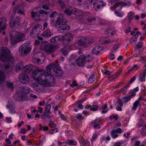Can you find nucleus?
Returning a JSON list of instances; mask_svg holds the SVG:
<instances>
[{"instance_id": "obj_1", "label": "nucleus", "mask_w": 146, "mask_h": 146, "mask_svg": "<svg viewBox=\"0 0 146 146\" xmlns=\"http://www.w3.org/2000/svg\"><path fill=\"white\" fill-rule=\"evenodd\" d=\"M32 76L37 82L44 86H52L55 84L54 77L49 75L48 72L43 69L37 68L34 70Z\"/></svg>"}, {"instance_id": "obj_2", "label": "nucleus", "mask_w": 146, "mask_h": 146, "mask_svg": "<svg viewBox=\"0 0 146 146\" xmlns=\"http://www.w3.org/2000/svg\"><path fill=\"white\" fill-rule=\"evenodd\" d=\"M0 59L2 61L5 62L0 64L1 67L5 69L9 68L13 60L9 51L6 47H3L1 48L0 51Z\"/></svg>"}, {"instance_id": "obj_3", "label": "nucleus", "mask_w": 146, "mask_h": 146, "mask_svg": "<svg viewBox=\"0 0 146 146\" xmlns=\"http://www.w3.org/2000/svg\"><path fill=\"white\" fill-rule=\"evenodd\" d=\"M92 38H86L82 37L78 41L75 42L74 44V46L77 48H83L86 47L90 43L94 41Z\"/></svg>"}, {"instance_id": "obj_4", "label": "nucleus", "mask_w": 146, "mask_h": 146, "mask_svg": "<svg viewBox=\"0 0 146 146\" xmlns=\"http://www.w3.org/2000/svg\"><path fill=\"white\" fill-rule=\"evenodd\" d=\"M47 71L51 72L52 74L57 77H60L62 74V71L58 65H56L53 63H51L46 67Z\"/></svg>"}, {"instance_id": "obj_5", "label": "nucleus", "mask_w": 146, "mask_h": 146, "mask_svg": "<svg viewBox=\"0 0 146 146\" xmlns=\"http://www.w3.org/2000/svg\"><path fill=\"white\" fill-rule=\"evenodd\" d=\"M13 34V35L10 36V39L13 44L24 40L25 39L26 35L25 33L14 31Z\"/></svg>"}, {"instance_id": "obj_6", "label": "nucleus", "mask_w": 146, "mask_h": 146, "mask_svg": "<svg viewBox=\"0 0 146 146\" xmlns=\"http://www.w3.org/2000/svg\"><path fill=\"white\" fill-rule=\"evenodd\" d=\"M65 7L66 9L64 11V12L67 15H71L72 12H74V14L77 16H81V17H83V16L84 15V13L80 10L77 9H75L73 10L68 5L65 6L64 5V8Z\"/></svg>"}, {"instance_id": "obj_7", "label": "nucleus", "mask_w": 146, "mask_h": 146, "mask_svg": "<svg viewBox=\"0 0 146 146\" xmlns=\"http://www.w3.org/2000/svg\"><path fill=\"white\" fill-rule=\"evenodd\" d=\"M41 48L47 53L54 52L56 50V47L54 45L47 44V43L44 41L42 42Z\"/></svg>"}, {"instance_id": "obj_8", "label": "nucleus", "mask_w": 146, "mask_h": 146, "mask_svg": "<svg viewBox=\"0 0 146 146\" xmlns=\"http://www.w3.org/2000/svg\"><path fill=\"white\" fill-rule=\"evenodd\" d=\"M42 26L39 24H36L33 27L31 33V36L32 37H36L40 34L42 30Z\"/></svg>"}, {"instance_id": "obj_9", "label": "nucleus", "mask_w": 146, "mask_h": 146, "mask_svg": "<svg viewBox=\"0 0 146 146\" xmlns=\"http://www.w3.org/2000/svg\"><path fill=\"white\" fill-rule=\"evenodd\" d=\"M31 50V48L30 46V43L27 42L23 44L19 47V51L22 53L27 55L30 53Z\"/></svg>"}, {"instance_id": "obj_10", "label": "nucleus", "mask_w": 146, "mask_h": 146, "mask_svg": "<svg viewBox=\"0 0 146 146\" xmlns=\"http://www.w3.org/2000/svg\"><path fill=\"white\" fill-rule=\"evenodd\" d=\"M64 19L63 18L58 17L56 21L55 26L57 28H59L58 30V32L60 33H62L64 32Z\"/></svg>"}, {"instance_id": "obj_11", "label": "nucleus", "mask_w": 146, "mask_h": 146, "mask_svg": "<svg viewBox=\"0 0 146 146\" xmlns=\"http://www.w3.org/2000/svg\"><path fill=\"white\" fill-rule=\"evenodd\" d=\"M14 98L16 101L20 102L27 100L28 99L26 94L25 93H16L14 96Z\"/></svg>"}, {"instance_id": "obj_12", "label": "nucleus", "mask_w": 146, "mask_h": 146, "mask_svg": "<svg viewBox=\"0 0 146 146\" xmlns=\"http://www.w3.org/2000/svg\"><path fill=\"white\" fill-rule=\"evenodd\" d=\"M83 8L88 10L91 7L93 0H78Z\"/></svg>"}, {"instance_id": "obj_13", "label": "nucleus", "mask_w": 146, "mask_h": 146, "mask_svg": "<svg viewBox=\"0 0 146 146\" xmlns=\"http://www.w3.org/2000/svg\"><path fill=\"white\" fill-rule=\"evenodd\" d=\"M106 4L104 3L103 1H95L93 3V8L96 11H98L101 7L105 6Z\"/></svg>"}, {"instance_id": "obj_14", "label": "nucleus", "mask_w": 146, "mask_h": 146, "mask_svg": "<svg viewBox=\"0 0 146 146\" xmlns=\"http://www.w3.org/2000/svg\"><path fill=\"white\" fill-rule=\"evenodd\" d=\"M19 79L21 82L24 84H27L29 83V78L27 74L23 73L19 76Z\"/></svg>"}, {"instance_id": "obj_15", "label": "nucleus", "mask_w": 146, "mask_h": 146, "mask_svg": "<svg viewBox=\"0 0 146 146\" xmlns=\"http://www.w3.org/2000/svg\"><path fill=\"white\" fill-rule=\"evenodd\" d=\"M64 40V36L63 35H60L52 38L50 39V42L52 43H56L58 41H63Z\"/></svg>"}, {"instance_id": "obj_16", "label": "nucleus", "mask_w": 146, "mask_h": 146, "mask_svg": "<svg viewBox=\"0 0 146 146\" xmlns=\"http://www.w3.org/2000/svg\"><path fill=\"white\" fill-rule=\"evenodd\" d=\"M84 55L82 54L79 57V58L76 60V62L78 66H83L84 65L85 61Z\"/></svg>"}, {"instance_id": "obj_17", "label": "nucleus", "mask_w": 146, "mask_h": 146, "mask_svg": "<svg viewBox=\"0 0 146 146\" xmlns=\"http://www.w3.org/2000/svg\"><path fill=\"white\" fill-rule=\"evenodd\" d=\"M10 26L13 29L17 28L19 25V20L18 18H17L15 20L11 21Z\"/></svg>"}, {"instance_id": "obj_18", "label": "nucleus", "mask_w": 146, "mask_h": 146, "mask_svg": "<svg viewBox=\"0 0 146 146\" xmlns=\"http://www.w3.org/2000/svg\"><path fill=\"white\" fill-rule=\"evenodd\" d=\"M6 21L5 17H3L0 18V33L3 30H4L6 28Z\"/></svg>"}, {"instance_id": "obj_19", "label": "nucleus", "mask_w": 146, "mask_h": 146, "mask_svg": "<svg viewBox=\"0 0 146 146\" xmlns=\"http://www.w3.org/2000/svg\"><path fill=\"white\" fill-rule=\"evenodd\" d=\"M102 48L100 46H95L92 50V53L95 55L99 54L102 50Z\"/></svg>"}, {"instance_id": "obj_20", "label": "nucleus", "mask_w": 146, "mask_h": 146, "mask_svg": "<svg viewBox=\"0 0 146 146\" xmlns=\"http://www.w3.org/2000/svg\"><path fill=\"white\" fill-rule=\"evenodd\" d=\"M74 37L73 35L71 33H68L64 35V40L69 42L71 41Z\"/></svg>"}, {"instance_id": "obj_21", "label": "nucleus", "mask_w": 146, "mask_h": 146, "mask_svg": "<svg viewBox=\"0 0 146 146\" xmlns=\"http://www.w3.org/2000/svg\"><path fill=\"white\" fill-rule=\"evenodd\" d=\"M53 34L52 32L48 29L44 31L42 35L43 37H50L53 35Z\"/></svg>"}, {"instance_id": "obj_22", "label": "nucleus", "mask_w": 146, "mask_h": 146, "mask_svg": "<svg viewBox=\"0 0 146 146\" xmlns=\"http://www.w3.org/2000/svg\"><path fill=\"white\" fill-rule=\"evenodd\" d=\"M96 19L94 17H89L87 19L86 23L89 24H94L96 23Z\"/></svg>"}, {"instance_id": "obj_23", "label": "nucleus", "mask_w": 146, "mask_h": 146, "mask_svg": "<svg viewBox=\"0 0 146 146\" xmlns=\"http://www.w3.org/2000/svg\"><path fill=\"white\" fill-rule=\"evenodd\" d=\"M16 11H17V13L19 14H22L24 16L25 15V14L24 12L22 6H20L18 7L16 10H15L14 12H15Z\"/></svg>"}, {"instance_id": "obj_24", "label": "nucleus", "mask_w": 146, "mask_h": 146, "mask_svg": "<svg viewBox=\"0 0 146 146\" xmlns=\"http://www.w3.org/2000/svg\"><path fill=\"white\" fill-rule=\"evenodd\" d=\"M32 68L31 65H26L23 68V70L25 72V73H28L30 72Z\"/></svg>"}, {"instance_id": "obj_25", "label": "nucleus", "mask_w": 146, "mask_h": 146, "mask_svg": "<svg viewBox=\"0 0 146 146\" xmlns=\"http://www.w3.org/2000/svg\"><path fill=\"white\" fill-rule=\"evenodd\" d=\"M80 142L82 143L83 146H90V143L86 140H84L82 138Z\"/></svg>"}, {"instance_id": "obj_26", "label": "nucleus", "mask_w": 146, "mask_h": 146, "mask_svg": "<svg viewBox=\"0 0 146 146\" xmlns=\"http://www.w3.org/2000/svg\"><path fill=\"white\" fill-rule=\"evenodd\" d=\"M121 99L123 103L125 104H126L131 100V97L129 96H125L122 97Z\"/></svg>"}, {"instance_id": "obj_27", "label": "nucleus", "mask_w": 146, "mask_h": 146, "mask_svg": "<svg viewBox=\"0 0 146 146\" xmlns=\"http://www.w3.org/2000/svg\"><path fill=\"white\" fill-rule=\"evenodd\" d=\"M65 143L69 145H76L77 144V142L72 139H68L65 141Z\"/></svg>"}, {"instance_id": "obj_28", "label": "nucleus", "mask_w": 146, "mask_h": 146, "mask_svg": "<svg viewBox=\"0 0 146 146\" xmlns=\"http://www.w3.org/2000/svg\"><path fill=\"white\" fill-rule=\"evenodd\" d=\"M140 102L138 100H136L135 102L133 104V106L132 108V110L135 111L137 110V109L138 106L139 105Z\"/></svg>"}, {"instance_id": "obj_29", "label": "nucleus", "mask_w": 146, "mask_h": 146, "mask_svg": "<svg viewBox=\"0 0 146 146\" xmlns=\"http://www.w3.org/2000/svg\"><path fill=\"white\" fill-rule=\"evenodd\" d=\"M44 61V59L41 60L38 58H34L33 59V62L35 64H42Z\"/></svg>"}, {"instance_id": "obj_30", "label": "nucleus", "mask_w": 146, "mask_h": 146, "mask_svg": "<svg viewBox=\"0 0 146 146\" xmlns=\"http://www.w3.org/2000/svg\"><path fill=\"white\" fill-rule=\"evenodd\" d=\"M129 86V84H127L125 87L121 89L120 92H123V95H125L128 92L127 88Z\"/></svg>"}, {"instance_id": "obj_31", "label": "nucleus", "mask_w": 146, "mask_h": 146, "mask_svg": "<svg viewBox=\"0 0 146 146\" xmlns=\"http://www.w3.org/2000/svg\"><path fill=\"white\" fill-rule=\"evenodd\" d=\"M5 75L2 71L0 70V81L3 82L5 80Z\"/></svg>"}, {"instance_id": "obj_32", "label": "nucleus", "mask_w": 146, "mask_h": 146, "mask_svg": "<svg viewBox=\"0 0 146 146\" xmlns=\"http://www.w3.org/2000/svg\"><path fill=\"white\" fill-rule=\"evenodd\" d=\"M138 78L141 82H145V75L144 73H141L139 76Z\"/></svg>"}, {"instance_id": "obj_33", "label": "nucleus", "mask_w": 146, "mask_h": 146, "mask_svg": "<svg viewBox=\"0 0 146 146\" xmlns=\"http://www.w3.org/2000/svg\"><path fill=\"white\" fill-rule=\"evenodd\" d=\"M95 76L94 74H93L91 75L88 79V82L89 83L92 84L95 81Z\"/></svg>"}, {"instance_id": "obj_34", "label": "nucleus", "mask_w": 146, "mask_h": 146, "mask_svg": "<svg viewBox=\"0 0 146 146\" xmlns=\"http://www.w3.org/2000/svg\"><path fill=\"white\" fill-rule=\"evenodd\" d=\"M111 137L113 138L114 139L117 138L118 136V135L117 134L115 131V129H113L111 132Z\"/></svg>"}, {"instance_id": "obj_35", "label": "nucleus", "mask_w": 146, "mask_h": 146, "mask_svg": "<svg viewBox=\"0 0 146 146\" xmlns=\"http://www.w3.org/2000/svg\"><path fill=\"white\" fill-rule=\"evenodd\" d=\"M123 4L121 2H118L115 4L113 6V7L114 9L117 8V7H119V9L121 10L123 7Z\"/></svg>"}, {"instance_id": "obj_36", "label": "nucleus", "mask_w": 146, "mask_h": 146, "mask_svg": "<svg viewBox=\"0 0 146 146\" xmlns=\"http://www.w3.org/2000/svg\"><path fill=\"white\" fill-rule=\"evenodd\" d=\"M141 134L143 136L145 135H146V125H144L143 126L141 133Z\"/></svg>"}, {"instance_id": "obj_37", "label": "nucleus", "mask_w": 146, "mask_h": 146, "mask_svg": "<svg viewBox=\"0 0 146 146\" xmlns=\"http://www.w3.org/2000/svg\"><path fill=\"white\" fill-rule=\"evenodd\" d=\"M141 33L139 31H137V32L136 34L135 35L133 36L131 38V39L133 40V41H136L137 40V39L138 37V34H141Z\"/></svg>"}, {"instance_id": "obj_38", "label": "nucleus", "mask_w": 146, "mask_h": 146, "mask_svg": "<svg viewBox=\"0 0 146 146\" xmlns=\"http://www.w3.org/2000/svg\"><path fill=\"white\" fill-rule=\"evenodd\" d=\"M33 88L35 91L37 92H40L41 90L39 86L36 84H33Z\"/></svg>"}, {"instance_id": "obj_39", "label": "nucleus", "mask_w": 146, "mask_h": 146, "mask_svg": "<svg viewBox=\"0 0 146 146\" xmlns=\"http://www.w3.org/2000/svg\"><path fill=\"white\" fill-rule=\"evenodd\" d=\"M84 56L85 62L86 61V62H89L92 60V57L89 55H87V56L84 55Z\"/></svg>"}, {"instance_id": "obj_40", "label": "nucleus", "mask_w": 146, "mask_h": 146, "mask_svg": "<svg viewBox=\"0 0 146 146\" xmlns=\"http://www.w3.org/2000/svg\"><path fill=\"white\" fill-rule=\"evenodd\" d=\"M24 65L23 63L21 64H18L16 66V68L17 69L21 70L24 66Z\"/></svg>"}, {"instance_id": "obj_41", "label": "nucleus", "mask_w": 146, "mask_h": 146, "mask_svg": "<svg viewBox=\"0 0 146 146\" xmlns=\"http://www.w3.org/2000/svg\"><path fill=\"white\" fill-rule=\"evenodd\" d=\"M51 105L48 104L46 105L45 107V110L46 112L47 113H51L50 111V110L51 109Z\"/></svg>"}, {"instance_id": "obj_42", "label": "nucleus", "mask_w": 146, "mask_h": 146, "mask_svg": "<svg viewBox=\"0 0 146 146\" xmlns=\"http://www.w3.org/2000/svg\"><path fill=\"white\" fill-rule=\"evenodd\" d=\"M6 83L8 88H11L12 91L13 90L14 87L13 83L11 82H7Z\"/></svg>"}, {"instance_id": "obj_43", "label": "nucleus", "mask_w": 146, "mask_h": 146, "mask_svg": "<svg viewBox=\"0 0 146 146\" xmlns=\"http://www.w3.org/2000/svg\"><path fill=\"white\" fill-rule=\"evenodd\" d=\"M58 131V130L57 128H54L50 130L49 132V133L52 134L55 133Z\"/></svg>"}, {"instance_id": "obj_44", "label": "nucleus", "mask_w": 146, "mask_h": 146, "mask_svg": "<svg viewBox=\"0 0 146 146\" xmlns=\"http://www.w3.org/2000/svg\"><path fill=\"white\" fill-rule=\"evenodd\" d=\"M109 118L110 120H111L113 119H115V120H117L118 118V116L117 115H111L109 117Z\"/></svg>"}, {"instance_id": "obj_45", "label": "nucleus", "mask_w": 146, "mask_h": 146, "mask_svg": "<svg viewBox=\"0 0 146 146\" xmlns=\"http://www.w3.org/2000/svg\"><path fill=\"white\" fill-rule=\"evenodd\" d=\"M112 30L111 29H108L105 31V33L108 36H110V35L112 32Z\"/></svg>"}, {"instance_id": "obj_46", "label": "nucleus", "mask_w": 146, "mask_h": 146, "mask_svg": "<svg viewBox=\"0 0 146 146\" xmlns=\"http://www.w3.org/2000/svg\"><path fill=\"white\" fill-rule=\"evenodd\" d=\"M81 102L79 101H77L76 103V105H77V107L78 108H80L81 109H82L83 108V105L81 104Z\"/></svg>"}, {"instance_id": "obj_47", "label": "nucleus", "mask_w": 146, "mask_h": 146, "mask_svg": "<svg viewBox=\"0 0 146 146\" xmlns=\"http://www.w3.org/2000/svg\"><path fill=\"white\" fill-rule=\"evenodd\" d=\"M49 126L51 128L55 127H56V124L54 123L52 121H50Z\"/></svg>"}, {"instance_id": "obj_48", "label": "nucleus", "mask_w": 146, "mask_h": 146, "mask_svg": "<svg viewBox=\"0 0 146 146\" xmlns=\"http://www.w3.org/2000/svg\"><path fill=\"white\" fill-rule=\"evenodd\" d=\"M100 121V120L98 119H96L92 121L91 123L94 125H99V123Z\"/></svg>"}, {"instance_id": "obj_49", "label": "nucleus", "mask_w": 146, "mask_h": 146, "mask_svg": "<svg viewBox=\"0 0 146 146\" xmlns=\"http://www.w3.org/2000/svg\"><path fill=\"white\" fill-rule=\"evenodd\" d=\"M39 141L40 144L45 140V137L44 136H42L41 137H39Z\"/></svg>"}, {"instance_id": "obj_50", "label": "nucleus", "mask_w": 146, "mask_h": 146, "mask_svg": "<svg viewBox=\"0 0 146 146\" xmlns=\"http://www.w3.org/2000/svg\"><path fill=\"white\" fill-rule=\"evenodd\" d=\"M115 131L116 133H121V132H123L124 131V130L123 129H121L120 128L117 129H115Z\"/></svg>"}, {"instance_id": "obj_51", "label": "nucleus", "mask_w": 146, "mask_h": 146, "mask_svg": "<svg viewBox=\"0 0 146 146\" xmlns=\"http://www.w3.org/2000/svg\"><path fill=\"white\" fill-rule=\"evenodd\" d=\"M51 113H47L46 112H44L43 113V115L44 117L48 118H50L52 117L50 115V114Z\"/></svg>"}, {"instance_id": "obj_52", "label": "nucleus", "mask_w": 146, "mask_h": 146, "mask_svg": "<svg viewBox=\"0 0 146 146\" xmlns=\"http://www.w3.org/2000/svg\"><path fill=\"white\" fill-rule=\"evenodd\" d=\"M65 21H64V31L67 30H68L70 29V26L69 25L66 24V23H67V21L66 20H64Z\"/></svg>"}, {"instance_id": "obj_53", "label": "nucleus", "mask_w": 146, "mask_h": 146, "mask_svg": "<svg viewBox=\"0 0 146 146\" xmlns=\"http://www.w3.org/2000/svg\"><path fill=\"white\" fill-rule=\"evenodd\" d=\"M39 126L40 127V129H43V131H46L48 129V127L47 126H45L42 127L41 126V124H39Z\"/></svg>"}, {"instance_id": "obj_54", "label": "nucleus", "mask_w": 146, "mask_h": 146, "mask_svg": "<svg viewBox=\"0 0 146 146\" xmlns=\"http://www.w3.org/2000/svg\"><path fill=\"white\" fill-rule=\"evenodd\" d=\"M137 77L136 76L132 78L130 80V81L128 82V84L129 85L130 84H132L136 79Z\"/></svg>"}, {"instance_id": "obj_55", "label": "nucleus", "mask_w": 146, "mask_h": 146, "mask_svg": "<svg viewBox=\"0 0 146 146\" xmlns=\"http://www.w3.org/2000/svg\"><path fill=\"white\" fill-rule=\"evenodd\" d=\"M143 45V43L142 42H138L136 46L137 48L139 49L141 48L142 47Z\"/></svg>"}, {"instance_id": "obj_56", "label": "nucleus", "mask_w": 146, "mask_h": 146, "mask_svg": "<svg viewBox=\"0 0 146 146\" xmlns=\"http://www.w3.org/2000/svg\"><path fill=\"white\" fill-rule=\"evenodd\" d=\"M133 13L132 12H131L129 13L128 17L129 18V21H130L133 19Z\"/></svg>"}, {"instance_id": "obj_57", "label": "nucleus", "mask_w": 146, "mask_h": 146, "mask_svg": "<svg viewBox=\"0 0 146 146\" xmlns=\"http://www.w3.org/2000/svg\"><path fill=\"white\" fill-rule=\"evenodd\" d=\"M76 117L77 119H78L80 120H82L83 119V117L82 115L80 114H77Z\"/></svg>"}, {"instance_id": "obj_58", "label": "nucleus", "mask_w": 146, "mask_h": 146, "mask_svg": "<svg viewBox=\"0 0 146 146\" xmlns=\"http://www.w3.org/2000/svg\"><path fill=\"white\" fill-rule=\"evenodd\" d=\"M14 145H16L17 144L19 145V146L22 145V144L20 143V141L19 140H16L13 143Z\"/></svg>"}, {"instance_id": "obj_59", "label": "nucleus", "mask_w": 146, "mask_h": 146, "mask_svg": "<svg viewBox=\"0 0 146 146\" xmlns=\"http://www.w3.org/2000/svg\"><path fill=\"white\" fill-rule=\"evenodd\" d=\"M122 100L120 99L118 100L117 103L120 106H123V103L122 102Z\"/></svg>"}, {"instance_id": "obj_60", "label": "nucleus", "mask_w": 146, "mask_h": 146, "mask_svg": "<svg viewBox=\"0 0 146 146\" xmlns=\"http://www.w3.org/2000/svg\"><path fill=\"white\" fill-rule=\"evenodd\" d=\"M115 13L117 15V16L121 17L123 15V13H120L119 12H118L117 11H115Z\"/></svg>"}, {"instance_id": "obj_61", "label": "nucleus", "mask_w": 146, "mask_h": 146, "mask_svg": "<svg viewBox=\"0 0 146 146\" xmlns=\"http://www.w3.org/2000/svg\"><path fill=\"white\" fill-rule=\"evenodd\" d=\"M97 136L98 135L96 133H94L92 136V139H91V141H92L95 140L97 138Z\"/></svg>"}, {"instance_id": "obj_62", "label": "nucleus", "mask_w": 146, "mask_h": 146, "mask_svg": "<svg viewBox=\"0 0 146 146\" xmlns=\"http://www.w3.org/2000/svg\"><path fill=\"white\" fill-rule=\"evenodd\" d=\"M10 113L11 114H13L15 113V108L14 107H13L10 108L9 109Z\"/></svg>"}, {"instance_id": "obj_63", "label": "nucleus", "mask_w": 146, "mask_h": 146, "mask_svg": "<svg viewBox=\"0 0 146 146\" xmlns=\"http://www.w3.org/2000/svg\"><path fill=\"white\" fill-rule=\"evenodd\" d=\"M70 86L73 87L74 86H78V84L76 83V81H74L73 82L72 84L70 85Z\"/></svg>"}, {"instance_id": "obj_64", "label": "nucleus", "mask_w": 146, "mask_h": 146, "mask_svg": "<svg viewBox=\"0 0 146 146\" xmlns=\"http://www.w3.org/2000/svg\"><path fill=\"white\" fill-rule=\"evenodd\" d=\"M122 143V142H117L115 143L113 146H121Z\"/></svg>"}]
</instances>
